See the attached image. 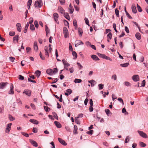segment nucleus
<instances>
[{
    "label": "nucleus",
    "instance_id": "obj_1",
    "mask_svg": "<svg viewBox=\"0 0 148 148\" xmlns=\"http://www.w3.org/2000/svg\"><path fill=\"white\" fill-rule=\"evenodd\" d=\"M43 5V3L41 0H38L35 2L34 6L35 7L40 8Z\"/></svg>",
    "mask_w": 148,
    "mask_h": 148
},
{
    "label": "nucleus",
    "instance_id": "obj_2",
    "mask_svg": "<svg viewBox=\"0 0 148 148\" xmlns=\"http://www.w3.org/2000/svg\"><path fill=\"white\" fill-rule=\"evenodd\" d=\"M137 132L140 136L143 138H148V136L143 131H138Z\"/></svg>",
    "mask_w": 148,
    "mask_h": 148
},
{
    "label": "nucleus",
    "instance_id": "obj_3",
    "mask_svg": "<svg viewBox=\"0 0 148 148\" xmlns=\"http://www.w3.org/2000/svg\"><path fill=\"white\" fill-rule=\"evenodd\" d=\"M63 32L64 34V37L66 38L68 35V31L67 28L65 27L63 28Z\"/></svg>",
    "mask_w": 148,
    "mask_h": 148
},
{
    "label": "nucleus",
    "instance_id": "obj_4",
    "mask_svg": "<svg viewBox=\"0 0 148 148\" xmlns=\"http://www.w3.org/2000/svg\"><path fill=\"white\" fill-rule=\"evenodd\" d=\"M12 125V123H10L7 125L5 130L6 132H9L10 130L11 126Z\"/></svg>",
    "mask_w": 148,
    "mask_h": 148
},
{
    "label": "nucleus",
    "instance_id": "obj_5",
    "mask_svg": "<svg viewBox=\"0 0 148 148\" xmlns=\"http://www.w3.org/2000/svg\"><path fill=\"white\" fill-rule=\"evenodd\" d=\"M29 142L33 146L35 147H37L38 146L37 143L35 141L30 139Z\"/></svg>",
    "mask_w": 148,
    "mask_h": 148
},
{
    "label": "nucleus",
    "instance_id": "obj_6",
    "mask_svg": "<svg viewBox=\"0 0 148 148\" xmlns=\"http://www.w3.org/2000/svg\"><path fill=\"white\" fill-rule=\"evenodd\" d=\"M132 79L135 82H137L139 80V76L138 75H134L132 77Z\"/></svg>",
    "mask_w": 148,
    "mask_h": 148
},
{
    "label": "nucleus",
    "instance_id": "obj_7",
    "mask_svg": "<svg viewBox=\"0 0 148 148\" xmlns=\"http://www.w3.org/2000/svg\"><path fill=\"white\" fill-rule=\"evenodd\" d=\"M14 87L13 85L12 84H11L10 86V89L8 93L9 94H13L14 93L13 90Z\"/></svg>",
    "mask_w": 148,
    "mask_h": 148
},
{
    "label": "nucleus",
    "instance_id": "obj_8",
    "mask_svg": "<svg viewBox=\"0 0 148 148\" xmlns=\"http://www.w3.org/2000/svg\"><path fill=\"white\" fill-rule=\"evenodd\" d=\"M54 19L55 21L57 22L58 18V15L56 13H54L53 14Z\"/></svg>",
    "mask_w": 148,
    "mask_h": 148
},
{
    "label": "nucleus",
    "instance_id": "obj_9",
    "mask_svg": "<svg viewBox=\"0 0 148 148\" xmlns=\"http://www.w3.org/2000/svg\"><path fill=\"white\" fill-rule=\"evenodd\" d=\"M7 84L8 83L7 82L0 83V88L1 89H3Z\"/></svg>",
    "mask_w": 148,
    "mask_h": 148
},
{
    "label": "nucleus",
    "instance_id": "obj_10",
    "mask_svg": "<svg viewBox=\"0 0 148 148\" xmlns=\"http://www.w3.org/2000/svg\"><path fill=\"white\" fill-rule=\"evenodd\" d=\"M69 12L71 14H72L74 10V8L72 6L71 4L70 3L69 8Z\"/></svg>",
    "mask_w": 148,
    "mask_h": 148
},
{
    "label": "nucleus",
    "instance_id": "obj_11",
    "mask_svg": "<svg viewBox=\"0 0 148 148\" xmlns=\"http://www.w3.org/2000/svg\"><path fill=\"white\" fill-rule=\"evenodd\" d=\"M58 140L59 141L62 145H66V142L63 140L61 138H58Z\"/></svg>",
    "mask_w": 148,
    "mask_h": 148
},
{
    "label": "nucleus",
    "instance_id": "obj_12",
    "mask_svg": "<svg viewBox=\"0 0 148 148\" xmlns=\"http://www.w3.org/2000/svg\"><path fill=\"white\" fill-rule=\"evenodd\" d=\"M45 55L47 56V57H49V53L48 52V49L47 46H46L45 47Z\"/></svg>",
    "mask_w": 148,
    "mask_h": 148
},
{
    "label": "nucleus",
    "instance_id": "obj_13",
    "mask_svg": "<svg viewBox=\"0 0 148 148\" xmlns=\"http://www.w3.org/2000/svg\"><path fill=\"white\" fill-rule=\"evenodd\" d=\"M132 9L133 13H136L137 10L135 5V4H133L132 5Z\"/></svg>",
    "mask_w": 148,
    "mask_h": 148
},
{
    "label": "nucleus",
    "instance_id": "obj_14",
    "mask_svg": "<svg viewBox=\"0 0 148 148\" xmlns=\"http://www.w3.org/2000/svg\"><path fill=\"white\" fill-rule=\"evenodd\" d=\"M46 72L48 74L50 75H53V70L51 69H48L47 71Z\"/></svg>",
    "mask_w": 148,
    "mask_h": 148
},
{
    "label": "nucleus",
    "instance_id": "obj_15",
    "mask_svg": "<svg viewBox=\"0 0 148 148\" xmlns=\"http://www.w3.org/2000/svg\"><path fill=\"white\" fill-rule=\"evenodd\" d=\"M62 62L64 65L65 68L67 67L70 65L66 61L65 59H63L62 60Z\"/></svg>",
    "mask_w": 148,
    "mask_h": 148
},
{
    "label": "nucleus",
    "instance_id": "obj_16",
    "mask_svg": "<svg viewBox=\"0 0 148 148\" xmlns=\"http://www.w3.org/2000/svg\"><path fill=\"white\" fill-rule=\"evenodd\" d=\"M18 36L16 35L13 38V41L14 43H17L18 42Z\"/></svg>",
    "mask_w": 148,
    "mask_h": 148
},
{
    "label": "nucleus",
    "instance_id": "obj_17",
    "mask_svg": "<svg viewBox=\"0 0 148 148\" xmlns=\"http://www.w3.org/2000/svg\"><path fill=\"white\" fill-rule=\"evenodd\" d=\"M31 91L29 90H25L23 93H25L26 95L28 96H30L31 93Z\"/></svg>",
    "mask_w": 148,
    "mask_h": 148
},
{
    "label": "nucleus",
    "instance_id": "obj_18",
    "mask_svg": "<svg viewBox=\"0 0 148 148\" xmlns=\"http://www.w3.org/2000/svg\"><path fill=\"white\" fill-rule=\"evenodd\" d=\"M91 58L95 60H99V59L97 56L95 55H92L91 56Z\"/></svg>",
    "mask_w": 148,
    "mask_h": 148
},
{
    "label": "nucleus",
    "instance_id": "obj_19",
    "mask_svg": "<svg viewBox=\"0 0 148 148\" xmlns=\"http://www.w3.org/2000/svg\"><path fill=\"white\" fill-rule=\"evenodd\" d=\"M81 44L83 45L84 43L81 40H77L75 42V46L76 47V46H78Z\"/></svg>",
    "mask_w": 148,
    "mask_h": 148
},
{
    "label": "nucleus",
    "instance_id": "obj_20",
    "mask_svg": "<svg viewBox=\"0 0 148 148\" xmlns=\"http://www.w3.org/2000/svg\"><path fill=\"white\" fill-rule=\"evenodd\" d=\"M30 122L35 124L37 125L38 124V122L36 120L31 119L29 120Z\"/></svg>",
    "mask_w": 148,
    "mask_h": 148
},
{
    "label": "nucleus",
    "instance_id": "obj_21",
    "mask_svg": "<svg viewBox=\"0 0 148 148\" xmlns=\"http://www.w3.org/2000/svg\"><path fill=\"white\" fill-rule=\"evenodd\" d=\"M54 124L58 128H60L62 127L61 124L58 121H55L54 122Z\"/></svg>",
    "mask_w": 148,
    "mask_h": 148
},
{
    "label": "nucleus",
    "instance_id": "obj_22",
    "mask_svg": "<svg viewBox=\"0 0 148 148\" xmlns=\"http://www.w3.org/2000/svg\"><path fill=\"white\" fill-rule=\"evenodd\" d=\"M135 36L136 38L138 40H140L141 39L140 34L139 33H137L135 34Z\"/></svg>",
    "mask_w": 148,
    "mask_h": 148
},
{
    "label": "nucleus",
    "instance_id": "obj_23",
    "mask_svg": "<svg viewBox=\"0 0 148 148\" xmlns=\"http://www.w3.org/2000/svg\"><path fill=\"white\" fill-rule=\"evenodd\" d=\"M78 31L79 33V36H81L83 32L82 29L80 28H79L78 29Z\"/></svg>",
    "mask_w": 148,
    "mask_h": 148
},
{
    "label": "nucleus",
    "instance_id": "obj_24",
    "mask_svg": "<svg viewBox=\"0 0 148 148\" xmlns=\"http://www.w3.org/2000/svg\"><path fill=\"white\" fill-rule=\"evenodd\" d=\"M64 16L68 20H70V18L68 13H65L64 14Z\"/></svg>",
    "mask_w": 148,
    "mask_h": 148
},
{
    "label": "nucleus",
    "instance_id": "obj_25",
    "mask_svg": "<svg viewBox=\"0 0 148 148\" xmlns=\"http://www.w3.org/2000/svg\"><path fill=\"white\" fill-rule=\"evenodd\" d=\"M34 48L36 51H37L38 50V48L37 42H35L34 43Z\"/></svg>",
    "mask_w": 148,
    "mask_h": 148
},
{
    "label": "nucleus",
    "instance_id": "obj_26",
    "mask_svg": "<svg viewBox=\"0 0 148 148\" xmlns=\"http://www.w3.org/2000/svg\"><path fill=\"white\" fill-rule=\"evenodd\" d=\"M77 126L75 125L74 127V130L73 131V133L74 134H77Z\"/></svg>",
    "mask_w": 148,
    "mask_h": 148
},
{
    "label": "nucleus",
    "instance_id": "obj_27",
    "mask_svg": "<svg viewBox=\"0 0 148 148\" xmlns=\"http://www.w3.org/2000/svg\"><path fill=\"white\" fill-rule=\"evenodd\" d=\"M35 74L38 76V77L41 74V72L40 71L37 70L36 71Z\"/></svg>",
    "mask_w": 148,
    "mask_h": 148
},
{
    "label": "nucleus",
    "instance_id": "obj_28",
    "mask_svg": "<svg viewBox=\"0 0 148 148\" xmlns=\"http://www.w3.org/2000/svg\"><path fill=\"white\" fill-rule=\"evenodd\" d=\"M58 10L62 14L64 12V10L63 8L61 7H59L58 8Z\"/></svg>",
    "mask_w": 148,
    "mask_h": 148
},
{
    "label": "nucleus",
    "instance_id": "obj_29",
    "mask_svg": "<svg viewBox=\"0 0 148 148\" xmlns=\"http://www.w3.org/2000/svg\"><path fill=\"white\" fill-rule=\"evenodd\" d=\"M129 65V63H125L123 64H121L120 66L122 67H126L128 66Z\"/></svg>",
    "mask_w": 148,
    "mask_h": 148
},
{
    "label": "nucleus",
    "instance_id": "obj_30",
    "mask_svg": "<svg viewBox=\"0 0 148 148\" xmlns=\"http://www.w3.org/2000/svg\"><path fill=\"white\" fill-rule=\"evenodd\" d=\"M124 84L127 86H131V84L128 82H125Z\"/></svg>",
    "mask_w": 148,
    "mask_h": 148
},
{
    "label": "nucleus",
    "instance_id": "obj_31",
    "mask_svg": "<svg viewBox=\"0 0 148 148\" xmlns=\"http://www.w3.org/2000/svg\"><path fill=\"white\" fill-rule=\"evenodd\" d=\"M45 30L46 32V35H47V34L49 32V29L47 25H45Z\"/></svg>",
    "mask_w": 148,
    "mask_h": 148
},
{
    "label": "nucleus",
    "instance_id": "obj_32",
    "mask_svg": "<svg viewBox=\"0 0 148 148\" xmlns=\"http://www.w3.org/2000/svg\"><path fill=\"white\" fill-rule=\"evenodd\" d=\"M82 80L80 79H75L74 81V82L75 83H79L82 82Z\"/></svg>",
    "mask_w": 148,
    "mask_h": 148
},
{
    "label": "nucleus",
    "instance_id": "obj_33",
    "mask_svg": "<svg viewBox=\"0 0 148 148\" xmlns=\"http://www.w3.org/2000/svg\"><path fill=\"white\" fill-rule=\"evenodd\" d=\"M97 54L99 57H101L105 59L106 56L105 55L100 54V53H98Z\"/></svg>",
    "mask_w": 148,
    "mask_h": 148
},
{
    "label": "nucleus",
    "instance_id": "obj_34",
    "mask_svg": "<svg viewBox=\"0 0 148 148\" xmlns=\"http://www.w3.org/2000/svg\"><path fill=\"white\" fill-rule=\"evenodd\" d=\"M73 24L74 26L75 27V28H77V21L75 19H74L73 20Z\"/></svg>",
    "mask_w": 148,
    "mask_h": 148
},
{
    "label": "nucleus",
    "instance_id": "obj_35",
    "mask_svg": "<svg viewBox=\"0 0 148 148\" xmlns=\"http://www.w3.org/2000/svg\"><path fill=\"white\" fill-rule=\"evenodd\" d=\"M104 85L102 84H99L98 85L99 88V89L101 90V89H103V87H104Z\"/></svg>",
    "mask_w": 148,
    "mask_h": 148
},
{
    "label": "nucleus",
    "instance_id": "obj_36",
    "mask_svg": "<svg viewBox=\"0 0 148 148\" xmlns=\"http://www.w3.org/2000/svg\"><path fill=\"white\" fill-rule=\"evenodd\" d=\"M137 8L138 11L140 12L142 11V10L140 7L137 4Z\"/></svg>",
    "mask_w": 148,
    "mask_h": 148
},
{
    "label": "nucleus",
    "instance_id": "obj_37",
    "mask_svg": "<svg viewBox=\"0 0 148 148\" xmlns=\"http://www.w3.org/2000/svg\"><path fill=\"white\" fill-rule=\"evenodd\" d=\"M32 0H29L27 2V6L29 7L28 8V9H29L30 6L31 5L32 3Z\"/></svg>",
    "mask_w": 148,
    "mask_h": 148
},
{
    "label": "nucleus",
    "instance_id": "obj_38",
    "mask_svg": "<svg viewBox=\"0 0 148 148\" xmlns=\"http://www.w3.org/2000/svg\"><path fill=\"white\" fill-rule=\"evenodd\" d=\"M139 144L140 146L142 147H144L146 146V144L142 142H140L139 143Z\"/></svg>",
    "mask_w": 148,
    "mask_h": 148
},
{
    "label": "nucleus",
    "instance_id": "obj_39",
    "mask_svg": "<svg viewBox=\"0 0 148 148\" xmlns=\"http://www.w3.org/2000/svg\"><path fill=\"white\" fill-rule=\"evenodd\" d=\"M78 117H75V121L76 123L78 124H80V122L77 119Z\"/></svg>",
    "mask_w": 148,
    "mask_h": 148
},
{
    "label": "nucleus",
    "instance_id": "obj_40",
    "mask_svg": "<svg viewBox=\"0 0 148 148\" xmlns=\"http://www.w3.org/2000/svg\"><path fill=\"white\" fill-rule=\"evenodd\" d=\"M72 55L73 56H75V59H76L77 58V55L76 52L75 51H73L72 52Z\"/></svg>",
    "mask_w": 148,
    "mask_h": 148
},
{
    "label": "nucleus",
    "instance_id": "obj_41",
    "mask_svg": "<svg viewBox=\"0 0 148 148\" xmlns=\"http://www.w3.org/2000/svg\"><path fill=\"white\" fill-rule=\"evenodd\" d=\"M88 82L91 84V86H94V84H93V83L94 82H95V81L93 80L89 81Z\"/></svg>",
    "mask_w": 148,
    "mask_h": 148
},
{
    "label": "nucleus",
    "instance_id": "obj_42",
    "mask_svg": "<svg viewBox=\"0 0 148 148\" xmlns=\"http://www.w3.org/2000/svg\"><path fill=\"white\" fill-rule=\"evenodd\" d=\"M112 79H114V80H116L117 79V76L116 75L114 74L111 77Z\"/></svg>",
    "mask_w": 148,
    "mask_h": 148
},
{
    "label": "nucleus",
    "instance_id": "obj_43",
    "mask_svg": "<svg viewBox=\"0 0 148 148\" xmlns=\"http://www.w3.org/2000/svg\"><path fill=\"white\" fill-rule=\"evenodd\" d=\"M44 108L45 110L46 111H49L50 110V108L47 106H44Z\"/></svg>",
    "mask_w": 148,
    "mask_h": 148
},
{
    "label": "nucleus",
    "instance_id": "obj_44",
    "mask_svg": "<svg viewBox=\"0 0 148 148\" xmlns=\"http://www.w3.org/2000/svg\"><path fill=\"white\" fill-rule=\"evenodd\" d=\"M21 134L22 135L25 136L27 137H28L29 136V134L27 133H26L22 132H21Z\"/></svg>",
    "mask_w": 148,
    "mask_h": 148
},
{
    "label": "nucleus",
    "instance_id": "obj_45",
    "mask_svg": "<svg viewBox=\"0 0 148 148\" xmlns=\"http://www.w3.org/2000/svg\"><path fill=\"white\" fill-rule=\"evenodd\" d=\"M115 12V13L117 16L119 17V11L118 10H117L116 9Z\"/></svg>",
    "mask_w": 148,
    "mask_h": 148
},
{
    "label": "nucleus",
    "instance_id": "obj_46",
    "mask_svg": "<svg viewBox=\"0 0 148 148\" xmlns=\"http://www.w3.org/2000/svg\"><path fill=\"white\" fill-rule=\"evenodd\" d=\"M84 20L85 21V23H86V24L87 25L89 26V23L88 22V19L86 18H84Z\"/></svg>",
    "mask_w": 148,
    "mask_h": 148
},
{
    "label": "nucleus",
    "instance_id": "obj_47",
    "mask_svg": "<svg viewBox=\"0 0 148 148\" xmlns=\"http://www.w3.org/2000/svg\"><path fill=\"white\" fill-rule=\"evenodd\" d=\"M93 130H90L87 132L86 133L89 134H93Z\"/></svg>",
    "mask_w": 148,
    "mask_h": 148
},
{
    "label": "nucleus",
    "instance_id": "obj_48",
    "mask_svg": "<svg viewBox=\"0 0 148 148\" xmlns=\"http://www.w3.org/2000/svg\"><path fill=\"white\" fill-rule=\"evenodd\" d=\"M112 98L113 100H114L115 99H116L117 98V97L114 94H113L112 95Z\"/></svg>",
    "mask_w": 148,
    "mask_h": 148
},
{
    "label": "nucleus",
    "instance_id": "obj_49",
    "mask_svg": "<svg viewBox=\"0 0 148 148\" xmlns=\"http://www.w3.org/2000/svg\"><path fill=\"white\" fill-rule=\"evenodd\" d=\"M30 29L32 30H34L35 29L34 26L33 24H31L30 25Z\"/></svg>",
    "mask_w": 148,
    "mask_h": 148
},
{
    "label": "nucleus",
    "instance_id": "obj_50",
    "mask_svg": "<svg viewBox=\"0 0 148 148\" xmlns=\"http://www.w3.org/2000/svg\"><path fill=\"white\" fill-rule=\"evenodd\" d=\"M34 23L35 27L36 28H38V21H34Z\"/></svg>",
    "mask_w": 148,
    "mask_h": 148
},
{
    "label": "nucleus",
    "instance_id": "obj_51",
    "mask_svg": "<svg viewBox=\"0 0 148 148\" xmlns=\"http://www.w3.org/2000/svg\"><path fill=\"white\" fill-rule=\"evenodd\" d=\"M40 57L41 58V59L42 60H45V57L44 56H42V53L41 52L40 53Z\"/></svg>",
    "mask_w": 148,
    "mask_h": 148
},
{
    "label": "nucleus",
    "instance_id": "obj_52",
    "mask_svg": "<svg viewBox=\"0 0 148 148\" xmlns=\"http://www.w3.org/2000/svg\"><path fill=\"white\" fill-rule=\"evenodd\" d=\"M66 91L68 93H69V95L71 94L72 92V90L71 89H68L66 90Z\"/></svg>",
    "mask_w": 148,
    "mask_h": 148
},
{
    "label": "nucleus",
    "instance_id": "obj_53",
    "mask_svg": "<svg viewBox=\"0 0 148 148\" xmlns=\"http://www.w3.org/2000/svg\"><path fill=\"white\" fill-rule=\"evenodd\" d=\"M92 5L93 8L95 9V10H96V4L94 2H93L92 3Z\"/></svg>",
    "mask_w": 148,
    "mask_h": 148
},
{
    "label": "nucleus",
    "instance_id": "obj_54",
    "mask_svg": "<svg viewBox=\"0 0 148 148\" xmlns=\"http://www.w3.org/2000/svg\"><path fill=\"white\" fill-rule=\"evenodd\" d=\"M118 100L121 103H122L123 104H124L123 101L122 99L121 98H119L118 99Z\"/></svg>",
    "mask_w": 148,
    "mask_h": 148
},
{
    "label": "nucleus",
    "instance_id": "obj_55",
    "mask_svg": "<svg viewBox=\"0 0 148 148\" xmlns=\"http://www.w3.org/2000/svg\"><path fill=\"white\" fill-rule=\"evenodd\" d=\"M58 80V78L55 79H54V80L52 82H51V84H52L55 83H56V82H57Z\"/></svg>",
    "mask_w": 148,
    "mask_h": 148
},
{
    "label": "nucleus",
    "instance_id": "obj_56",
    "mask_svg": "<svg viewBox=\"0 0 148 148\" xmlns=\"http://www.w3.org/2000/svg\"><path fill=\"white\" fill-rule=\"evenodd\" d=\"M107 37H109L110 39H111L112 37V34L111 32H110L108 35Z\"/></svg>",
    "mask_w": 148,
    "mask_h": 148
},
{
    "label": "nucleus",
    "instance_id": "obj_57",
    "mask_svg": "<svg viewBox=\"0 0 148 148\" xmlns=\"http://www.w3.org/2000/svg\"><path fill=\"white\" fill-rule=\"evenodd\" d=\"M91 106L90 105L89 108V110L90 112H92L93 111V109L92 108V106Z\"/></svg>",
    "mask_w": 148,
    "mask_h": 148
},
{
    "label": "nucleus",
    "instance_id": "obj_58",
    "mask_svg": "<svg viewBox=\"0 0 148 148\" xmlns=\"http://www.w3.org/2000/svg\"><path fill=\"white\" fill-rule=\"evenodd\" d=\"M9 118L10 119L11 121H13L14 120V118L11 115H10L9 116Z\"/></svg>",
    "mask_w": 148,
    "mask_h": 148
},
{
    "label": "nucleus",
    "instance_id": "obj_59",
    "mask_svg": "<svg viewBox=\"0 0 148 148\" xmlns=\"http://www.w3.org/2000/svg\"><path fill=\"white\" fill-rule=\"evenodd\" d=\"M15 34V32H10L9 33L10 35L11 36H14Z\"/></svg>",
    "mask_w": 148,
    "mask_h": 148
},
{
    "label": "nucleus",
    "instance_id": "obj_60",
    "mask_svg": "<svg viewBox=\"0 0 148 148\" xmlns=\"http://www.w3.org/2000/svg\"><path fill=\"white\" fill-rule=\"evenodd\" d=\"M33 18H30V20L28 23H29L31 25V24H32V23H33Z\"/></svg>",
    "mask_w": 148,
    "mask_h": 148
},
{
    "label": "nucleus",
    "instance_id": "obj_61",
    "mask_svg": "<svg viewBox=\"0 0 148 148\" xmlns=\"http://www.w3.org/2000/svg\"><path fill=\"white\" fill-rule=\"evenodd\" d=\"M58 71V70L57 68H54L53 69V74H55Z\"/></svg>",
    "mask_w": 148,
    "mask_h": 148
},
{
    "label": "nucleus",
    "instance_id": "obj_62",
    "mask_svg": "<svg viewBox=\"0 0 148 148\" xmlns=\"http://www.w3.org/2000/svg\"><path fill=\"white\" fill-rule=\"evenodd\" d=\"M145 80H143L142 82V83L141 84L142 85H141V86H143V87L145 86Z\"/></svg>",
    "mask_w": 148,
    "mask_h": 148
},
{
    "label": "nucleus",
    "instance_id": "obj_63",
    "mask_svg": "<svg viewBox=\"0 0 148 148\" xmlns=\"http://www.w3.org/2000/svg\"><path fill=\"white\" fill-rule=\"evenodd\" d=\"M69 71L71 73H73L74 71V69L73 68H71L69 69Z\"/></svg>",
    "mask_w": 148,
    "mask_h": 148
},
{
    "label": "nucleus",
    "instance_id": "obj_64",
    "mask_svg": "<svg viewBox=\"0 0 148 148\" xmlns=\"http://www.w3.org/2000/svg\"><path fill=\"white\" fill-rule=\"evenodd\" d=\"M125 31L127 33H129V31L128 29V28L127 27L125 26Z\"/></svg>",
    "mask_w": 148,
    "mask_h": 148
}]
</instances>
